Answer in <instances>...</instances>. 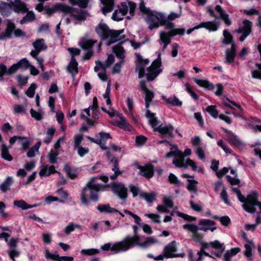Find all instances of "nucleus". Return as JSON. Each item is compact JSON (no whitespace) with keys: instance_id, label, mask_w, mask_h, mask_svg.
Wrapping results in <instances>:
<instances>
[{"instance_id":"1","label":"nucleus","mask_w":261,"mask_h":261,"mask_svg":"<svg viewBox=\"0 0 261 261\" xmlns=\"http://www.w3.org/2000/svg\"><path fill=\"white\" fill-rule=\"evenodd\" d=\"M165 30L162 31L159 33V42L163 44V46L161 50L156 52L157 59H155L151 65L147 68V72L145 73V67L149 64L147 59L143 60L140 57L138 56V62L136 66V71L138 72L139 77L141 78L145 75H146L147 81L153 80L162 71L161 55L167 48V46L171 42V38L176 35H184L185 29L182 28H176L172 22L168 23L165 27Z\"/></svg>"},{"instance_id":"2","label":"nucleus","mask_w":261,"mask_h":261,"mask_svg":"<svg viewBox=\"0 0 261 261\" xmlns=\"http://www.w3.org/2000/svg\"><path fill=\"white\" fill-rule=\"evenodd\" d=\"M158 243V240L153 237L147 238L143 243L140 242L138 236H127L120 241L114 243H108L101 245L100 248L103 251H111L113 254L126 252L135 245L143 248H146Z\"/></svg>"},{"instance_id":"3","label":"nucleus","mask_w":261,"mask_h":261,"mask_svg":"<svg viewBox=\"0 0 261 261\" xmlns=\"http://www.w3.org/2000/svg\"><path fill=\"white\" fill-rule=\"evenodd\" d=\"M139 10L149 30H156L161 26L165 27L167 22V15L162 11L152 10L146 7L144 2L141 1Z\"/></svg>"},{"instance_id":"4","label":"nucleus","mask_w":261,"mask_h":261,"mask_svg":"<svg viewBox=\"0 0 261 261\" xmlns=\"http://www.w3.org/2000/svg\"><path fill=\"white\" fill-rule=\"evenodd\" d=\"M101 180L105 183L108 180V177L105 176H97L92 177L87 184L81 194V200L83 204L88 205L89 204L88 197L91 200L97 201L98 200L97 193L102 190L104 186L99 183L98 180Z\"/></svg>"},{"instance_id":"5","label":"nucleus","mask_w":261,"mask_h":261,"mask_svg":"<svg viewBox=\"0 0 261 261\" xmlns=\"http://www.w3.org/2000/svg\"><path fill=\"white\" fill-rule=\"evenodd\" d=\"M166 143V145L170 147V152L167 153L165 157L169 158L171 156H174L175 159L173 160L172 163L175 165L176 167L178 168H187L188 166L191 167L193 171H198L200 172H203V169L201 167L197 166L196 162L191 160L187 159L185 161V157L182 154V152L178 149L176 145H171L165 141H161L160 143Z\"/></svg>"},{"instance_id":"6","label":"nucleus","mask_w":261,"mask_h":261,"mask_svg":"<svg viewBox=\"0 0 261 261\" xmlns=\"http://www.w3.org/2000/svg\"><path fill=\"white\" fill-rule=\"evenodd\" d=\"M123 30L119 31L110 30L108 26L102 22L99 23L96 28L97 34L103 40L106 41L107 45L123 39L124 38V35L123 34Z\"/></svg>"},{"instance_id":"7","label":"nucleus","mask_w":261,"mask_h":261,"mask_svg":"<svg viewBox=\"0 0 261 261\" xmlns=\"http://www.w3.org/2000/svg\"><path fill=\"white\" fill-rule=\"evenodd\" d=\"M215 223L214 221L210 219H203L199 220L198 225L196 226L193 224H185L183 228L187 229L193 233V238L195 239H199L201 238L199 234L198 230H200L203 231L211 230L213 232L216 229L215 226Z\"/></svg>"},{"instance_id":"8","label":"nucleus","mask_w":261,"mask_h":261,"mask_svg":"<svg viewBox=\"0 0 261 261\" xmlns=\"http://www.w3.org/2000/svg\"><path fill=\"white\" fill-rule=\"evenodd\" d=\"M12 10L18 14H24L28 11L25 4L20 0H14L10 4L0 3V13L3 16H8Z\"/></svg>"},{"instance_id":"9","label":"nucleus","mask_w":261,"mask_h":261,"mask_svg":"<svg viewBox=\"0 0 261 261\" xmlns=\"http://www.w3.org/2000/svg\"><path fill=\"white\" fill-rule=\"evenodd\" d=\"M155 115L154 113H151L148 110L146 111L145 116L149 119V122L151 127L154 130H158L163 137H172L174 131L173 126L170 124L166 126H159L160 122L155 117Z\"/></svg>"},{"instance_id":"10","label":"nucleus","mask_w":261,"mask_h":261,"mask_svg":"<svg viewBox=\"0 0 261 261\" xmlns=\"http://www.w3.org/2000/svg\"><path fill=\"white\" fill-rule=\"evenodd\" d=\"M56 11L69 14L73 20L82 21L86 19L88 13L84 10L76 8H71L66 5L58 4L55 5Z\"/></svg>"},{"instance_id":"11","label":"nucleus","mask_w":261,"mask_h":261,"mask_svg":"<svg viewBox=\"0 0 261 261\" xmlns=\"http://www.w3.org/2000/svg\"><path fill=\"white\" fill-rule=\"evenodd\" d=\"M136 8V5L134 2L122 3L118 9L116 10L113 13L112 18L115 21L121 20L123 16L129 11L130 16H127V17L130 19L131 16H134Z\"/></svg>"},{"instance_id":"12","label":"nucleus","mask_w":261,"mask_h":261,"mask_svg":"<svg viewBox=\"0 0 261 261\" xmlns=\"http://www.w3.org/2000/svg\"><path fill=\"white\" fill-rule=\"evenodd\" d=\"M96 43V50L99 52L100 50L101 43L100 42L97 43L96 41L92 39L83 38L80 42L81 47L85 50L86 52L84 57L85 59H89L93 55L92 47L94 44Z\"/></svg>"},{"instance_id":"13","label":"nucleus","mask_w":261,"mask_h":261,"mask_svg":"<svg viewBox=\"0 0 261 261\" xmlns=\"http://www.w3.org/2000/svg\"><path fill=\"white\" fill-rule=\"evenodd\" d=\"M108 148L109 149L108 150H106V155L108 160L111 161L114 164V167L112 168V170L114 172V174L113 175L110 176V178L112 179H114L121 174V172L119 170L117 161L115 159V158L110 154V150H111L115 152H120L122 150L121 147H119L115 144H111L110 147H108Z\"/></svg>"},{"instance_id":"14","label":"nucleus","mask_w":261,"mask_h":261,"mask_svg":"<svg viewBox=\"0 0 261 261\" xmlns=\"http://www.w3.org/2000/svg\"><path fill=\"white\" fill-rule=\"evenodd\" d=\"M96 100V98H94V101ZM92 111V117L94 119H97L99 117V113L98 110L97 105L94 102L92 106H90L88 108L85 109L83 110L86 113V115L82 113L81 117L86 119L87 124L89 125H94L95 123L94 120H91L89 117L90 116V111Z\"/></svg>"},{"instance_id":"15","label":"nucleus","mask_w":261,"mask_h":261,"mask_svg":"<svg viewBox=\"0 0 261 261\" xmlns=\"http://www.w3.org/2000/svg\"><path fill=\"white\" fill-rule=\"evenodd\" d=\"M207 11L210 14L215 18H221L227 25H230L231 24V21L229 18V15L226 12L219 6L217 5L215 7V11L217 15L215 14L214 11L211 7L207 8Z\"/></svg>"},{"instance_id":"16","label":"nucleus","mask_w":261,"mask_h":261,"mask_svg":"<svg viewBox=\"0 0 261 261\" xmlns=\"http://www.w3.org/2000/svg\"><path fill=\"white\" fill-rule=\"evenodd\" d=\"M113 52L116 56L121 60L115 64L112 69V73H118L120 72L121 67L123 64V59L125 58V51L120 45H117L113 48Z\"/></svg>"},{"instance_id":"17","label":"nucleus","mask_w":261,"mask_h":261,"mask_svg":"<svg viewBox=\"0 0 261 261\" xmlns=\"http://www.w3.org/2000/svg\"><path fill=\"white\" fill-rule=\"evenodd\" d=\"M110 186L114 193L117 195L120 199L125 200L127 198V188L122 183L113 182Z\"/></svg>"},{"instance_id":"18","label":"nucleus","mask_w":261,"mask_h":261,"mask_svg":"<svg viewBox=\"0 0 261 261\" xmlns=\"http://www.w3.org/2000/svg\"><path fill=\"white\" fill-rule=\"evenodd\" d=\"M202 247L203 249L213 248L218 250L217 252L214 253L215 256L217 257H220L221 256L222 252L225 249L224 244L218 240H215L209 243H203L202 244Z\"/></svg>"},{"instance_id":"19","label":"nucleus","mask_w":261,"mask_h":261,"mask_svg":"<svg viewBox=\"0 0 261 261\" xmlns=\"http://www.w3.org/2000/svg\"><path fill=\"white\" fill-rule=\"evenodd\" d=\"M29 61L26 58H23L19 60L17 63L14 64L9 68V73H14L19 69L25 70L30 66Z\"/></svg>"},{"instance_id":"20","label":"nucleus","mask_w":261,"mask_h":261,"mask_svg":"<svg viewBox=\"0 0 261 261\" xmlns=\"http://www.w3.org/2000/svg\"><path fill=\"white\" fill-rule=\"evenodd\" d=\"M140 86L142 90L145 94V107L146 109H148L152 99L154 97V93L153 92L147 89L145 86V82L144 81H141L140 82Z\"/></svg>"},{"instance_id":"21","label":"nucleus","mask_w":261,"mask_h":261,"mask_svg":"<svg viewBox=\"0 0 261 261\" xmlns=\"http://www.w3.org/2000/svg\"><path fill=\"white\" fill-rule=\"evenodd\" d=\"M164 253L166 255V258L175 257V254L177 251L176 242L173 241L166 245L164 249Z\"/></svg>"},{"instance_id":"22","label":"nucleus","mask_w":261,"mask_h":261,"mask_svg":"<svg viewBox=\"0 0 261 261\" xmlns=\"http://www.w3.org/2000/svg\"><path fill=\"white\" fill-rule=\"evenodd\" d=\"M96 137H98V141H100L99 145L102 150H108V147L106 146V142L108 139H111V137L109 133L100 132L96 135Z\"/></svg>"},{"instance_id":"23","label":"nucleus","mask_w":261,"mask_h":261,"mask_svg":"<svg viewBox=\"0 0 261 261\" xmlns=\"http://www.w3.org/2000/svg\"><path fill=\"white\" fill-rule=\"evenodd\" d=\"M96 66L94 67L95 72H98V76L99 78L102 81H107L108 80V76L106 73V68L101 66V62L100 61L96 62Z\"/></svg>"},{"instance_id":"24","label":"nucleus","mask_w":261,"mask_h":261,"mask_svg":"<svg viewBox=\"0 0 261 261\" xmlns=\"http://www.w3.org/2000/svg\"><path fill=\"white\" fill-rule=\"evenodd\" d=\"M199 25L200 29L205 28L210 32H215L218 30L220 23L216 21H205L200 22Z\"/></svg>"},{"instance_id":"25","label":"nucleus","mask_w":261,"mask_h":261,"mask_svg":"<svg viewBox=\"0 0 261 261\" xmlns=\"http://www.w3.org/2000/svg\"><path fill=\"white\" fill-rule=\"evenodd\" d=\"M56 172L57 171L55 170L54 166L51 165L48 166L43 164L40 167L39 175L40 176H48Z\"/></svg>"},{"instance_id":"26","label":"nucleus","mask_w":261,"mask_h":261,"mask_svg":"<svg viewBox=\"0 0 261 261\" xmlns=\"http://www.w3.org/2000/svg\"><path fill=\"white\" fill-rule=\"evenodd\" d=\"M33 45L35 50H32L30 53V55L39 54L41 50L46 49V46L45 45L44 40L43 39H39L36 40L33 43Z\"/></svg>"},{"instance_id":"27","label":"nucleus","mask_w":261,"mask_h":261,"mask_svg":"<svg viewBox=\"0 0 261 261\" xmlns=\"http://www.w3.org/2000/svg\"><path fill=\"white\" fill-rule=\"evenodd\" d=\"M14 28V23L10 20L7 21V27L5 33L0 34V40L10 38L12 36V31Z\"/></svg>"},{"instance_id":"28","label":"nucleus","mask_w":261,"mask_h":261,"mask_svg":"<svg viewBox=\"0 0 261 261\" xmlns=\"http://www.w3.org/2000/svg\"><path fill=\"white\" fill-rule=\"evenodd\" d=\"M113 123L115 125L117 126L124 130L131 131L132 129V126L127 122L126 119L123 116L120 117V120L114 121Z\"/></svg>"},{"instance_id":"29","label":"nucleus","mask_w":261,"mask_h":261,"mask_svg":"<svg viewBox=\"0 0 261 261\" xmlns=\"http://www.w3.org/2000/svg\"><path fill=\"white\" fill-rule=\"evenodd\" d=\"M174 213H175L177 216L181 217L186 220L192 221V220H195V219L194 218H193L192 217H191L190 216H189L187 214H184L180 212L176 211V212H172L170 216H166L164 219L163 221L165 223H166V222H170V221H172V216H173L174 215Z\"/></svg>"},{"instance_id":"30","label":"nucleus","mask_w":261,"mask_h":261,"mask_svg":"<svg viewBox=\"0 0 261 261\" xmlns=\"http://www.w3.org/2000/svg\"><path fill=\"white\" fill-rule=\"evenodd\" d=\"M162 98L167 104L172 106H181L182 104V101L175 95L169 98L163 95Z\"/></svg>"},{"instance_id":"31","label":"nucleus","mask_w":261,"mask_h":261,"mask_svg":"<svg viewBox=\"0 0 261 261\" xmlns=\"http://www.w3.org/2000/svg\"><path fill=\"white\" fill-rule=\"evenodd\" d=\"M227 139L229 143L235 146L240 147L242 145L241 140L232 132L227 134Z\"/></svg>"},{"instance_id":"32","label":"nucleus","mask_w":261,"mask_h":261,"mask_svg":"<svg viewBox=\"0 0 261 261\" xmlns=\"http://www.w3.org/2000/svg\"><path fill=\"white\" fill-rule=\"evenodd\" d=\"M103 5L101 8L103 14L110 12L112 11L114 8V0H100Z\"/></svg>"},{"instance_id":"33","label":"nucleus","mask_w":261,"mask_h":261,"mask_svg":"<svg viewBox=\"0 0 261 261\" xmlns=\"http://www.w3.org/2000/svg\"><path fill=\"white\" fill-rule=\"evenodd\" d=\"M245 250L244 251V255L247 257L249 261H252L253 258L252 257V249L255 248L253 242H248V243L244 244Z\"/></svg>"},{"instance_id":"34","label":"nucleus","mask_w":261,"mask_h":261,"mask_svg":"<svg viewBox=\"0 0 261 261\" xmlns=\"http://www.w3.org/2000/svg\"><path fill=\"white\" fill-rule=\"evenodd\" d=\"M226 54V61L225 62L231 63L234 61V57L236 56V47L233 44L231 45V48L229 49H226L225 51Z\"/></svg>"},{"instance_id":"35","label":"nucleus","mask_w":261,"mask_h":261,"mask_svg":"<svg viewBox=\"0 0 261 261\" xmlns=\"http://www.w3.org/2000/svg\"><path fill=\"white\" fill-rule=\"evenodd\" d=\"M1 155L3 159L7 161L10 162L13 160L12 156L10 154L9 148L7 145L2 143L1 146Z\"/></svg>"},{"instance_id":"36","label":"nucleus","mask_w":261,"mask_h":261,"mask_svg":"<svg viewBox=\"0 0 261 261\" xmlns=\"http://www.w3.org/2000/svg\"><path fill=\"white\" fill-rule=\"evenodd\" d=\"M194 82L200 87L205 88L208 90H212L214 88V85L208 81L201 79H194Z\"/></svg>"},{"instance_id":"37","label":"nucleus","mask_w":261,"mask_h":261,"mask_svg":"<svg viewBox=\"0 0 261 261\" xmlns=\"http://www.w3.org/2000/svg\"><path fill=\"white\" fill-rule=\"evenodd\" d=\"M97 210L100 213H114L115 212H118V210L111 207L108 204L98 205L97 206Z\"/></svg>"},{"instance_id":"38","label":"nucleus","mask_w":261,"mask_h":261,"mask_svg":"<svg viewBox=\"0 0 261 261\" xmlns=\"http://www.w3.org/2000/svg\"><path fill=\"white\" fill-rule=\"evenodd\" d=\"M140 174L147 178H150L153 175V170L152 166L145 167H141L140 169Z\"/></svg>"},{"instance_id":"39","label":"nucleus","mask_w":261,"mask_h":261,"mask_svg":"<svg viewBox=\"0 0 261 261\" xmlns=\"http://www.w3.org/2000/svg\"><path fill=\"white\" fill-rule=\"evenodd\" d=\"M252 23V22L247 20L245 19L243 21V26L239 29V32L247 33L248 34H250L251 32Z\"/></svg>"},{"instance_id":"40","label":"nucleus","mask_w":261,"mask_h":261,"mask_svg":"<svg viewBox=\"0 0 261 261\" xmlns=\"http://www.w3.org/2000/svg\"><path fill=\"white\" fill-rule=\"evenodd\" d=\"M77 62L74 58H71V61L68 66V69L72 76H74L78 72Z\"/></svg>"},{"instance_id":"41","label":"nucleus","mask_w":261,"mask_h":261,"mask_svg":"<svg viewBox=\"0 0 261 261\" xmlns=\"http://www.w3.org/2000/svg\"><path fill=\"white\" fill-rule=\"evenodd\" d=\"M13 182V179L12 177L8 176L7 177L1 185L0 189L1 191L5 193L10 188V187Z\"/></svg>"},{"instance_id":"42","label":"nucleus","mask_w":261,"mask_h":261,"mask_svg":"<svg viewBox=\"0 0 261 261\" xmlns=\"http://www.w3.org/2000/svg\"><path fill=\"white\" fill-rule=\"evenodd\" d=\"M140 196L144 199L147 202L151 203L156 200V194L155 192H143L140 194Z\"/></svg>"},{"instance_id":"43","label":"nucleus","mask_w":261,"mask_h":261,"mask_svg":"<svg viewBox=\"0 0 261 261\" xmlns=\"http://www.w3.org/2000/svg\"><path fill=\"white\" fill-rule=\"evenodd\" d=\"M41 145V142L38 141L34 146L31 147L27 153V156L28 158H33L35 156L36 153L39 152V149Z\"/></svg>"},{"instance_id":"44","label":"nucleus","mask_w":261,"mask_h":261,"mask_svg":"<svg viewBox=\"0 0 261 261\" xmlns=\"http://www.w3.org/2000/svg\"><path fill=\"white\" fill-rule=\"evenodd\" d=\"M99 250L96 248L83 249L80 251L81 255L91 256L97 254L99 253Z\"/></svg>"},{"instance_id":"45","label":"nucleus","mask_w":261,"mask_h":261,"mask_svg":"<svg viewBox=\"0 0 261 261\" xmlns=\"http://www.w3.org/2000/svg\"><path fill=\"white\" fill-rule=\"evenodd\" d=\"M18 143L21 145L23 149L26 150L29 147L30 140V139L27 137L19 136L18 138Z\"/></svg>"},{"instance_id":"46","label":"nucleus","mask_w":261,"mask_h":261,"mask_svg":"<svg viewBox=\"0 0 261 261\" xmlns=\"http://www.w3.org/2000/svg\"><path fill=\"white\" fill-rule=\"evenodd\" d=\"M81 228V226L78 224H75L72 222L69 223L64 229L65 233L68 235L71 232L73 231L75 229Z\"/></svg>"},{"instance_id":"47","label":"nucleus","mask_w":261,"mask_h":261,"mask_svg":"<svg viewBox=\"0 0 261 261\" xmlns=\"http://www.w3.org/2000/svg\"><path fill=\"white\" fill-rule=\"evenodd\" d=\"M59 154V150L51 149L48 154V158L51 164H55L57 160V156Z\"/></svg>"},{"instance_id":"48","label":"nucleus","mask_w":261,"mask_h":261,"mask_svg":"<svg viewBox=\"0 0 261 261\" xmlns=\"http://www.w3.org/2000/svg\"><path fill=\"white\" fill-rule=\"evenodd\" d=\"M240 251L239 248H232L230 251H227L224 254V259L225 261H229L230 258Z\"/></svg>"},{"instance_id":"49","label":"nucleus","mask_w":261,"mask_h":261,"mask_svg":"<svg viewBox=\"0 0 261 261\" xmlns=\"http://www.w3.org/2000/svg\"><path fill=\"white\" fill-rule=\"evenodd\" d=\"M128 187L129 191L132 193L134 197H137L138 195L140 196V194L143 193L141 192V190L139 187L136 185L130 184L128 186Z\"/></svg>"},{"instance_id":"50","label":"nucleus","mask_w":261,"mask_h":261,"mask_svg":"<svg viewBox=\"0 0 261 261\" xmlns=\"http://www.w3.org/2000/svg\"><path fill=\"white\" fill-rule=\"evenodd\" d=\"M35 18V14L32 12H28L25 16L20 20V23L22 24L26 22L32 21Z\"/></svg>"},{"instance_id":"51","label":"nucleus","mask_w":261,"mask_h":261,"mask_svg":"<svg viewBox=\"0 0 261 261\" xmlns=\"http://www.w3.org/2000/svg\"><path fill=\"white\" fill-rule=\"evenodd\" d=\"M189 184L187 185V189L190 192L195 193L197 191V185L198 182L194 179H188Z\"/></svg>"},{"instance_id":"52","label":"nucleus","mask_w":261,"mask_h":261,"mask_svg":"<svg viewBox=\"0 0 261 261\" xmlns=\"http://www.w3.org/2000/svg\"><path fill=\"white\" fill-rule=\"evenodd\" d=\"M30 113L32 117L37 120H41L42 119L44 114L43 112L41 110L35 111L33 109L30 110Z\"/></svg>"},{"instance_id":"53","label":"nucleus","mask_w":261,"mask_h":261,"mask_svg":"<svg viewBox=\"0 0 261 261\" xmlns=\"http://www.w3.org/2000/svg\"><path fill=\"white\" fill-rule=\"evenodd\" d=\"M45 256L47 259H51L56 261L59 260L61 258L57 252L54 253H51L48 249H45Z\"/></svg>"},{"instance_id":"54","label":"nucleus","mask_w":261,"mask_h":261,"mask_svg":"<svg viewBox=\"0 0 261 261\" xmlns=\"http://www.w3.org/2000/svg\"><path fill=\"white\" fill-rule=\"evenodd\" d=\"M206 111L214 118H216L218 116V111L216 109L215 106H208Z\"/></svg>"},{"instance_id":"55","label":"nucleus","mask_w":261,"mask_h":261,"mask_svg":"<svg viewBox=\"0 0 261 261\" xmlns=\"http://www.w3.org/2000/svg\"><path fill=\"white\" fill-rule=\"evenodd\" d=\"M83 140V136L82 135H76L73 138L74 149L81 146V144Z\"/></svg>"},{"instance_id":"56","label":"nucleus","mask_w":261,"mask_h":261,"mask_svg":"<svg viewBox=\"0 0 261 261\" xmlns=\"http://www.w3.org/2000/svg\"><path fill=\"white\" fill-rule=\"evenodd\" d=\"M14 206L22 209L23 210H28V204L23 200H15L13 202Z\"/></svg>"},{"instance_id":"57","label":"nucleus","mask_w":261,"mask_h":261,"mask_svg":"<svg viewBox=\"0 0 261 261\" xmlns=\"http://www.w3.org/2000/svg\"><path fill=\"white\" fill-rule=\"evenodd\" d=\"M55 133V129L53 127L49 128L46 132V139L44 140L46 143H49L53 139V136Z\"/></svg>"},{"instance_id":"58","label":"nucleus","mask_w":261,"mask_h":261,"mask_svg":"<svg viewBox=\"0 0 261 261\" xmlns=\"http://www.w3.org/2000/svg\"><path fill=\"white\" fill-rule=\"evenodd\" d=\"M163 202L168 208L173 207V203L171 196H164L163 198Z\"/></svg>"},{"instance_id":"59","label":"nucleus","mask_w":261,"mask_h":261,"mask_svg":"<svg viewBox=\"0 0 261 261\" xmlns=\"http://www.w3.org/2000/svg\"><path fill=\"white\" fill-rule=\"evenodd\" d=\"M224 40L223 43L228 44L231 43L232 41V37L231 35L228 32L227 30H224L223 31Z\"/></svg>"},{"instance_id":"60","label":"nucleus","mask_w":261,"mask_h":261,"mask_svg":"<svg viewBox=\"0 0 261 261\" xmlns=\"http://www.w3.org/2000/svg\"><path fill=\"white\" fill-rule=\"evenodd\" d=\"M77 151V153L80 157H83L89 152V149L87 147H82V146L74 149Z\"/></svg>"},{"instance_id":"61","label":"nucleus","mask_w":261,"mask_h":261,"mask_svg":"<svg viewBox=\"0 0 261 261\" xmlns=\"http://www.w3.org/2000/svg\"><path fill=\"white\" fill-rule=\"evenodd\" d=\"M256 65L258 67V69L251 71L252 77L261 80V64H256Z\"/></svg>"},{"instance_id":"62","label":"nucleus","mask_w":261,"mask_h":261,"mask_svg":"<svg viewBox=\"0 0 261 261\" xmlns=\"http://www.w3.org/2000/svg\"><path fill=\"white\" fill-rule=\"evenodd\" d=\"M114 59L115 57L114 55L112 54L109 55L106 62L103 63H101V66L103 67V68H107L111 64L113 63Z\"/></svg>"},{"instance_id":"63","label":"nucleus","mask_w":261,"mask_h":261,"mask_svg":"<svg viewBox=\"0 0 261 261\" xmlns=\"http://www.w3.org/2000/svg\"><path fill=\"white\" fill-rule=\"evenodd\" d=\"M144 216L150 219L154 223H160L161 222L160 216L158 214L148 213L145 214Z\"/></svg>"},{"instance_id":"64","label":"nucleus","mask_w":261,"mask_h":261,"mask_svg":"<svg viewBox=\"0 0 261 261\" xmlns=\"http://www.w3.org/2000/svg\"><path fill=\"white\" fill-rule=\"evenodd\" d=\"M181 15V11H179V13H175L171 12L168 15H167V22H169L168 20L172 21L176 18H179Z\"/></svg>"}]
</instances>
